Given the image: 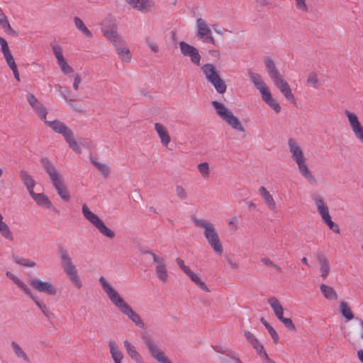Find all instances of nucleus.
I'll return each instance as SVG.
<instances>
[{
    "label": "nucleus",
    "instance_id": "obj_46",
    "mask_svg": "<svg viewBox=\"0 0 363 363\" xmlns=\"http://www.w3.org/2000/svg\"><path fill=\"white\" fill-rule=\"evenodd\" d=\"M57 64H58L59 67H60L61 71L65 74H69L73 73V72H74L73 68L68 65V63L67 62V61L65 60H64L61 62H59Z\"/></svg>",
    "mask_w": 363,
    "mask_h": 363
},
{
    "label": "nucleus",
    "instance_id": "obj_40",
    "mask_svg": "<svg viewBox=\"0 0 363 363\" xmlns=\"http://www.w3.org/2000/svg\"><path fill=\"white\" fill-rule=\"evenodd\" d=\"M340 312L347 320H352L354 318V314L346 302L342 301L340 303Z\"/></svg>",
    "mask_w": 363,
    "mask_h": 363
},
{
    "label": "nucleus",
    "instance_id": "obj_19",
    "mask_svg": "<svg viewBox=\"0 0 363 363\" xmlns=\"http://www.w3.org/2000/svg\"><path fill=\"white\" fill-rule=\"evenodd\" d=\"M264 65L267 69V72L273 83L283 77L276 67L275 63L271 57H266L264 58Z\"/></svg>",
    "mask_w": 363,
    "mask_h": 363
},
{
    "label": "nucleus",
    "instance_id": "obj_2",
    "mask_svg": "<svg viewBox=\"0 0 363 363\" xmlns=\"http://www.w3.org/2000/svg\"><path fill=\"white\" fill-rule=\"evenodd\" d=\"M40 162L49 175L51 182L60 198L68 201L70 199L69 192L63 182L62 177L53 162L48 157L41 159Z\"/></svg>",
    "mask_w": 363,
    "mask_h": 363
},
{
    "label": "nucleus",
    "instance_id": "obj_51",
    "mask_svg": "<svg viewBox=\"0 0 363 363\" xmlns=\"http://www.w3.org/2000/svg\"><path fill=\"white\" fill-rule=\"evenodd\" d=\"M4 58H5V60L8 65V66L11 69L12 67H14L16 65V62H15V60L13 59V57L10 52H6L4 54H3Z\"/></svg>",
    "mask_w": 363,
    "mask_h": 363
},
{
    "label": "nucleus",
    "instance_id": "obj_59",
    "mask_svg": "<svg viewBox=\"0 0 363 363\" xmlns=\"http://www.w3.org/2000/svg\"><path fill=\"white\" fill-rule=\"evenodd\" d=\"M213 349L215 350V351L216 352H218V353H220L223 354V356H227V354H228V352H232L233 350L228 348V347H223L222 346H216L213 347Z\"/></svg>",
    "mask_w": 363,
    "mask_h": 363
},
{
    "label": "nucleus",
    "instance_id": "obj_7",
    "mask_svg": "<svg viewBox=\"0 0 363 363\" xmlns=\"http://www.w3.org/2000/svg\"><path fill=\"white\" fill-rule=\"evenodd\" d=\"M217 115L235 130L244 132L245 128L239 118L234 116L233 113L222 103L217 101L211 102Z\"/></svg>",
    "mask_w": 363,
    "mask_h": 363
},
{
    "label": "nucleus",
    "instance_id": "obj_18",
    "mask_svg": "<svg viewBox=\"0 0 363 363\" xmlns=\"http://www.w3.org/2000/svg\"><path fill=\"white\" fill-rule=\"evenodd\" d=\"M44 123L55 133L62 135L64 138L68 136L72 132L63 122L58 120L52 121L45 120Z\"/></svg>",
    "mask_w": 363,
    "mask_h": 363
},
{
    "label": "nucleus",
    "instance_id": "obj_60",
    "mask_svg": "<svg viewBox=\"0 0 363 363\" xmlns=\"http://www.w3.org/2000/svg\"><path fill=\"white\" fill-rule=\"evenodd\" d=\"M73 77H74L73 88L75 91H77L79 89V86L80 83L82 82V78L79 74H74Z\"/></svg>",
    "mask_w": 363,
    "mask_h": 363
},
{
    "label": "nucleus",
    "instance_id": "obj_38",
    "mask_svg": "<svg viewBox=\"0 0 363 363\" xmlns=\"http://www.w3.org/2000/svg\"><path fill=\"white\" fill-rule=\"evenodd\" d=\"M33 110L38 116V117L42 121H43V122L46 120L48 110L40 101L38 103V104H37V106L34 107V108H33Z\"/></svg>",
    "mask_w": 363,
    "mask_h": 363
},
{
    "label": "nucleus",
    "instance_id": "obj_22",
    "mask_svg": "<svg viewBox=\"0 0 363 363\" xmlns=\"http://www.w3.org/2000/svg\"><path fill=\"white\" fill-rule=\"evenodd\" d=\"M155 1L153 0H137L132 8L142 12L149 13L153 11Z\"/></svg>",
    "mask_w": 363,
    "mask_h": 363
},
{
    "label": "nucleus",
    "instance_id": "obj_33",
    "mask_svg": "<svg viewBox=\"0 0 363 363\" xmlns=\"http://www.w3.org/2000/svg\"><path fill=\"white\" fill-rule=\"evenodd\" d=\"M0 26L4 30L6 33L9 34H16V32L11 28L6 16L0 9Z\"/></svg>",
    "mask_w": 363,
    "mask_h": 363
},
{
    "label": "nucleus",
    "instance_id": "obj_61",
    "mask_svg": "<svg viewBox=\"0 0 363 363\" xmlns=\"http://www.w3.org/2000/svg\"><path fill=\"white\" fill-rule=\"evenodd\" d=\"M270 336L272 337V340H274V343H277L279 340V337L276 332V330L271 326L269 328L267 329Z\"/></svg>",
    "mask_w": 363,
    "mask_h": 363
},
{
    "label": "nucleus",
    "instance_id": "obj_21",
    "mask_svg": "<svg viewBox=\"0 0 363 363\" xmlns=\"http://www.w3.org/2000/svg\"><path fill=\"white\" fill-rule=\"evenodd\" d=\"M316 258L320 264V277L323 279H325L328 277L330 271L329 260L323 253L317 254Z\"/></svg>",
    "mask_w": 363,
    "mask_h": 363
},
{
    "label": "nucleus",
    "instance_id": "obj_47",
    "mask_svg": "<svg viewBox=\"0 0 363 363\" xmlns=\"http://www.w3.org/2000/svg\"><path fill=\"white\" fill-rule=\"evenodd\" d=\"M16 285L32 300H35L36 296L33 295L30 288L23 281L21 280Z\"/></svg>",
    "mask_w": 363,
    "mask_h": 363
},
{
    "label": "nucleus",
    "instance_id": "obj_16",
    "mask_svg": "<svg viewBox=\"0 0 363 363\" xmlns=\"http://www.w3.org/2000/svg\"><path fill=\"white\" fill-rule=\"evenodd\" d=\"M179 48L181 50V52L184 56H188L190 57L191 61L196 65H200L201 55L199 52V50L192 45H189L184 41H181L179 43Z\"/></svg>",
    "mask_w": 363,
    "mask_h": 363
},
{
    "label": "nucleus",
    "instance_id": "obj_24",
    "mask_svg": "<svg viewBox=\"0 0 363 363\" xmlns=\"http://www.w3.org/2000/svg\"><path fill=\"white\" fill-rule=\"evenodd\" d=\"M259 193L264 201V203L268 206L269 208L273 212L277 211V205L270 193L264 186L259 189Z\"/></svg>",
    "mask_w": 363,
    "mask_h": 363
},
{
    "label": "nucleus",
    "instance_id": "obj_52",
    "mask_svg": "<svg viewBox=\"0 0 363 363\" xmlns=\"http://www.w3.org/2000/svg\"><path fill=\"white\" fill-rule=\"evenodd\" d=\"M295 5L296 9L302 12L308 11V7L306 5V0H295Z\"/></svg>",
    "mask_w": 363,
    "mask_h": 363
},
{
    "label": "nucleus",
    "instance_id": "obj_8",
    "mask_svg": "<svg viewBox=\"0 0 363 363\" xmlns=\"http://www.w3.org/2000/svg\"><path fill=\"white\" fill-rule=\"evenodd\" d=\"M82 211L84 218L89 220L103 235L108 238H114V232L109 229L96 214L91 211L86 203L82 205Z\"/></svg>",
    "mask_w": 363,
    "mask_h": 363
},
{
    "label": "nucleus",
    "instance_id": "obj_43",
    "mask_svg": "<svg viewBox=\"0 0 363 363\" xmlns=\"http://www.w3.org/2000/svg\"><path fill=\"white\" fill-rule=\"evenodd\" d=\"M268 303L270 305L274 313L284 309L282 306L280 304L279 300L275 297H271L268 299Z\"/></svg>",
    "mask_w": 363,
    "mask_h": 363
},
{
    "label": "nucleus",
    "instance_id": "obj_30",
    "mask_svg": "<svg viewBox=\"0 0 363 363\" xmlns=\"http://www.w3.org/2000/svg\"><path fill=\"white\" fill-rule=\"evenodd\" d=\"M108 346L110 348V353L115 363H121L123 355L118 349V347L116 342L113 340L108 342Z\"/></svg>",
    "mask_w": 363,
    "mask_h": 363
},
{
    "label": "nucleus",
    "instance_id": "obj_55",
    "mask_svg": "<svg viewBox=\"0 0 363 363\" xmlns=\"http://www.w3.org/2000/svg\"><path fill=\"white\" fill-rule=\"evenodd\" d=\"M186 275L190 278V279L196 284L197 285L201 281V278L196 274L193 271L190 270Z\"/></svg>",
    "mask_w": 363,
    "mask_h": 363
},
{
    "label": "nucleus",
    "instance_id": "obj_25",
    "mask_svg": "<svg viewBox=\"0 0 363 363\" xmlns=\"http://www.w3.org/2000/svg\"><path fill=\"white\" fill-rule=\"evenodd\" d=\"M30 195L39 206L49 209L53 207L48 197L44 194H36L33 191H30Z\"/></svg>",
    "mask_w": 363,
    "mask_h": 363
},
{
    "label": "nucleus",
    "instance_id": "obj_45",
    "mask_svg": "<svg viewBox=\"0 0 363 363\" xmlns=\"http://www.w3.org/2000/svg\"><path fill=\"white\" fill-rule=\"evenodd\" d=\"M198 169L203 178L209 176V164L208 162H201L198 164Z\"/></svg>",
    "mask_w": 363,
    "mask_h": 363
},
{
    "label": "nucleus",
    "instance_id": "obj_11",
    "mask_svg": "<svg viewBox=\"0 0 363 363\" xmlns=\"http://www.w3.org/2000/svg\"><path fill=\"white\" fill-rule=\"evenodd\" d=\"M142 340L147 346L148 351L152 358L156 359L160 363H172L171 361L165 355L164 352L154 343L151 338L144 335L142 337Z\"/></svg>",
    "mask_w": 363,
    "mask_h": 363
},
{
    "label": "nucleus",
    "instance_id": "obj_9",
    "mask_svg": "<svg viewBox=\"0 0 363 363\" xmlns=\"http://www.w3.org/2000/svg\"><path fill=\"white\" fill-rule=\"evenodd\" d=\"M201 69L208 82H210L219 94L226 91L227 86L223 79L219 76L216 67L212 64H205Z\"/></svg>",
    "mask_w": 363,
    "mask_h": 363
},
{
    "label": "nucleus",
    "instance_id": "obj_12",
    "mask_svg": "<svg viewBox=\"0 0 363 363\" xmlns=\"http://www.w3.org/2000/svg\"><path fill=\"white\" fill-rule=\"evenodd\" d=\"M347 118L350 126L355 138L363 144V126L359 121L357 116L348 110L344 111Z\"/></svg>",
    "mask_w": 363,
    "mask_h": 363
},
{
    "label": "nucleus",
    "instance_id": "obj_27",
    "mask_svg": "<svg viewBox=\"0 0 363 363\" xmlns=\"http://www.w3.org/2000/svg\"><path fill=\"white\" fill-rule=\"evenodd\" d=\"M262 100L271 107L277 113L281 111V106L279 103L272 97L271 92L268 90L262 94Z\"/></svg>",
    "mask_w": 363,
    "mask_h": 363
},
{
    "label": "nucleus",
    "instance_id": "obj_29",
    "mask_svg": "<svg viewBox=\"0 0 363 363\" xmlns=\"http://www.w3.org/2000/svg\"><path fill=\"white\" fill-rule=\"evenodd\" d=\"M20 177L28 192L30 193V191H33V187L35 185V182L33 179V177L28 174V172L25 170H21L20 172Z\"/></svg>",
    "mask_w": 363,
    "mask_h": 363
},
{
    "label": "nucleus",
    "instance_id": "obj_50",
    "mask_svg": "<svg viewBox=\"0 0 363 363\" xmlns=\"http://www.w3.org/2000/svg\"><path fill=\"white\" fill-rule=\"evenodd\" d=\"M318 82V75L315 72H311L308 74V79H307V83L309 85L313 86L315 88H317V84Z\"/></svg>",
    "mask_w": 363,
    "mask_h": 363
},
{
    "label": "nucleus",
    "instance_id": "obj_48",
    "mask_svg": "<svg viewBox=\"0 0 363 363\" xmlns=\"http://www.w3.org/2000/svg\"><path fill=\"white\" fill-rule=\"evenodd\" d=\"M175 192H176L177 197L180 200H185L188 197V194H187L186 191L185 190V189L183 186H180V185L176 186Z\"/></svg>",
    "mask_w": 363,
    "mask_h": 363
},
{
    "label": "nucleus",
    "instance_id": "obj_53",
    "mask_svg": "<svg viewBox=\"0 0 363 363\" xmlns=\"http://www.w3.org/2000/svg\"><path fill=\"white\" fill-rule=\"evenodd\" d=\"M26 100L32 108H34V107L40 102L34 94L31 93H28L26 94Z\"/></svg>",
    "mask_w": 363,
    "mask_h": 363
},
{
    "label": "nucleus",
    "instance_id": "obj_37",
    "mask_svg": "<svg viewBox=\"0 0 363 363\" xmlns=\"http://www.w3.org/2000/svg\"><path fill=\"white\" fill-rule=\"evenodd\" d=\"M12 259L16 264L23 266V267H34L36 264L35 262H33L29 259H24V258L20 257L16 255H12Z\"/></svg>",
    "mask_w": 363,
    "mask_h": 363
},
{
    "label": "nucleus",
    "instance_id": "obj_31",
    "mask_svg": "<svg viewBox=\"0 0 363 363\" xmlns=\"http://www.w3.org/2000/svg\"><path fill=\"white\" fill-rule=\"evenodd\" d=\"M250 345L256 350L258 355L261 358L264 357V360L268 363H273L272 361L269 358V357L264 348V346L262 345V344H261L259 342V341L258 340L257 338L255 340H254L252 342H251Z\"/></svg>",
    "mask_w": 363,
    "mask_h": 363
},
{
    "label": "nucleus",
    "instance_id": "obj_5",
    "mask_svg": "<svg viewBox=\"0 0 363 363\" xmlns=\"http://www.w3.org/2000/svg\"><path fill=\"white\" fill-rule=\"evenodd\" d=\"M59 253L61 264L67 277L77 289H81L82 287V283L78 275L77 269L74 264L72 258L66 250L63 248L60 249Z\"/></svg>",
    "mask_w": 363,
    "mask_h": 363
},
{
    "label": "nucleus",
    "instance_id": "obj_57",
    "mask_svg": "<svg viewBox=\"0 0 363 363\" xmlns=\"http://www.w3.org/2000/svg\"><path fill=\"white\" fill-rule=\"evenodd\" d=\"M176 262L180 267V269L186 274L191 269L184 264V262L181 258L178 257L176 259Z\"/></svg>",
    "mask_w": 363,
    "mask_h": 363
},
{
    "label": "nucleus",
    "instance_id": "obj_17",
    "mask_svg": "<svg viewBox=\"0 0 363 363\" xmlns=\"http://www.w3.org/2000/svg\"><path fill=\"white\" fill-rule=\"evenodd\" d=\"M274 84L285 96L286 99L289 102L296 104V102L294 95L293 94L288 82L284 79V77H281L278 80L275 81Z\"/></svg>",
    "mask_w": 363,
    "mask_h": 363
},
{
    "label": "nucleus",
    "instance_id": "obj_13",
    "mask_svg": "<svg viewBox=\"0 0 363 363\" xmlns=\"http://www.w3.org/2000/svg\"><path fill=\"white\" fill-rule=\"evenodd\" d=\"M196 35L203 43L215 45V40L212 35V32L204 19L200 18L196 20Z\"/></svg>",
    "mask_w": 363,
    "mask_h": 363
},
{
    "label": "nucleus",
    "instance_id": "obj_42",
    "mask_svg": "<svg viewBox=\"0 0 363 363\" xmlns=\"http://www.w3.org/2000/svg\"><path fill=\"white\" fill-rule=\"evenodd\" d=\"M35 303L36 304V306L41 310V311L43 312V313L48 318L50 319V309L49 308L46 306L45 303H44L43 302L39 301V299L38 298V297H35V300H33Z\"/></svg>",
    "mask_w": 363,
    "mask_h": 363
},
{
    "label": "nucleus",
    "instance_id": "obj_36",
    "mask_svg": "<svg viewBox=\"0 0 363 363\" xmlns=\"http://www.w3.org/2000/svg\"><path fill=\"white\" fill-rule=\"evenodd\" d=\"M66 142L69 144V147L76 153H81V147L77 142L74 138L73 132L69 134L68 136L65 138Z\"/></svg>",
    "mask_w": 363,
    "mask_h": 363
},
{
    "label": "nucleus",
    "instance_id": "obj_23",
    "mask_svg": "<svg viewBox=\"0 0 363 363\" xmlns=\"http://www.w3.org/2000/svg\"><path fill=\"white\" fill-rule=\"evenodd\" d=\"M155 129L160 138L161 143L167 147L171 141V138L166 128L162 124L156 123H155Z\"/></svg>",
    "mask_w": 363,
    "mask_h": 363
},
{
    "label": "nucleus",
    "instance_id": "obj_39",
    "mask_svg": "<svg viewBox=\"0 0 363 363\" xmlns=\"http://www.w3.org/2000/svg\"><path fill=\"white\" fill-rule=\"evenodd\" d=\"M11 346L15 354L18 357H21L25 361L29 362V359H28V356L23 352V350L21 349V347H20V345L18 343H16V342H12L11 344Z\"/></svg>",
    "mask_w": 363,
    "mask_h": 363
},
{
    "label": "nucleus",
    "instance_id": "obj_41",
    "mask_svg": "<svg viewBox=\"0 0 363 363\" xmlns=\"http://www.w3.org/2000/svg\"><path fill=\"white\" fill-rule=\"evenodd\" d=\"M91 162L94 165V167L101 172V174L104 175L105 178H107L108 177L110 169L107 165L94 160H91Z\"/></svg>",
    "mask_w": 363,
    "mask_h": 363
},
{
    "label": "nucleus",
    "instance_id": "obj_15",
    "mask_svg": "<svg viewBox=\"0 0 363 363\" xmlns=\"http://www.w3.org/2000/svg\"><path fill=\"white\" fill-rule=\"evenodd\" d=\"M152 259L155 264V274L157 278L163 283L167 282L168 272L164 258L157 255H152Z\"/></svg>",
    "mask_w": 363,
    "mask_h": 363
},
{
    "label": "nucleus",
    "instance_id": "obj_34",
    "mask_svg": "<svg viewBox=\"0 0 363 363\" xmlns=\"http://www.w3.org/2000/svg\"><path fill=\"white\" fill-rule=\"evenodd\" d=\"M74 22L76 28L82 32L86 37L91 38L93 36L91 32L87 28L83 21L79 17L74 18Z\"/></svg>",
    "mask_w": 363,
    "mask_h": 363
},
{
    "label": "nucleus",
    "instance_id": "obj_35",
    "mask_svg": "<svg viewBox=\"0 0 363 363\" xmlns=\"http://www.w3.org/2000/svg\"><path fill=\"white\" fill-rule=\"evenodd\" d=\"M227 356H221L219 357V360L221 363H242L240 359L238 354L234 352H228Z\"/></svg>",
    "mask_w": 363,
    "mask_h": 363
},
{
    "label": "nucleus",
    "instance_id": "obj_44",
    "mask_svg": "<svg viewBox=\"0 0 363 363\" xmlns=\"http://www.w3.org/2000/svg\"><path fill=\"white\" fill-rule=\"evenodd\" d=\"M52 48L57 63L65 60L62 54V49L59 45L55 44L52 46Z\"/></svg>",
    "mask_w": 363,
    "mask_h": 363
},
{
    "label": "nucleus",
    "instance_id": "obj_26",
    "mask_svg": "<svg viewBox=\"0 0 363 363\" xmlns=\"http://www.w3.org/2000/svg\"><path fill=\"white\" fill-rule=\"evenodd\" d=\"M124 347L129 357L137 363L143 362V357L140 353L135 349V347L128 340L124 341Z\"/></svg>",
    "mask_w": 363,
    "mask_h": 363
},
{
    "label": "nucleus",
    "instance_id": "obj_14",
    "mask_svg": "<svg viewBox=\"0 0 363 363\" xmlns=\"http://www.w3.org/2000/svg\"><path fill=\"white\" fill-rule=\"evenodd\" d=\"M30 285L37 291L44 293L50 296H55L56 288L49 281H43L38 279H30Z\"/></svg>",
    "mask_w": 363,
    "mask_h": 363
},
{
    "label": "nucleus",
    "instance_id": "obj_62",
    "mask_svg": "<svg viewBox=\"0 0 363 363\" xmlns=\"http://www.w3.org/2000/svg\"><path fill=\"white\" fill-rule=\"evenodd\" d=\"M244 336L250 344L257 339L255 335L248 330L244 331Z\"/></svg>",
    "mask_w": 363,
    "mask_h": 363
},
{
    "label": "nucleus",
    "instance_id": "obj_56",
    "mask_svg": "<svg viewBox=\"0 0 363 363\" xmlns=\"http://www.w3.org/2000/svg\"><path fill=\"white\" fill-rule=\"evenodd\" d=\"M186 275L190 278V279L196 284L197 285L201 281V278L196 274L193 271L190 270Z\"/></svg>",
    "mask_w": 363,
    "mask_h": 363
},
{
    "label": "nucleus",
    "instance_id": "obj_6",
    "mask_svg": "<svg viewBox=\"0 0 363 363\" xmlns=\"http://www.w3.org/2000/svg\"><path fill=\"white\" fill-rule=\"evenodd\" d=\"M105 38L115 47L119 57L124 62H129L131 60L130 50L126 46L125 40L114 29L106 30Z\"/></svg>",
    "mask_w": 363,
    "mask_h": 363
},
{
    "label": "nucleus",
    "instance_id": "obj_1",
    "mask_svg": "<svg viewBox=\"0 0 363 363\" xmlns=\"http://www.w3.org/2000/svg\"><path fill=\"white\" fill-rule=\"evenodd\" d=\"M99 281L111 303L114 304L122 313L127 315L138 328H143L145 324L140 316L133 310L106 279L104 277H100Z\"/></svg>",
    "mask_w": 363,
    "mask_h": 363
},
{
    "label": "nucleus",
    "instance_id": "obj_10",
    "mask_svg": "<svg viewBox=\"0 0 363 363\" xmlns=\"http://www.w3.org/2000/svg\"><path fill=\"white\" fill-rule=\"evenodd\" d=\"M313 200L317 208L318 212L321 216L324 223L328 225L330 230L336 233H340V228L337 224L335 223L332 220L329 213L328 206L325 204L323 199L318 194H315L313 197Z\"/></svg>",
    "mask_w": 363,
    "mask_h": 363
},
{
    "label": "nucleus",
    "instance_id": "obj_4",
    "mask_svg": "<svg viewBox=\"0 0 363 363\" xmlns=\"http://www.w3.org/2000/svg\"><path fill=\"white\" fill-rule=\"evenodd\" d=\"M192 220L196 226L204 229L203 235L208 244L215 252L221 255L223 251V246L213 224L206 220L196 218H192Z\"/></svg>",
    "mask_w": 363,
    "mask_h": 363
},
{
    "label": "nucleus",
    "instance_id": "obj_64",
    "mask_svg": "<svg viewBox=\"0 0 363 363\" xmlns=\"http://www.w3.org/2000/svg\"><path fill=\"white\" fill-rule=\"evenodd\" d=\"M55 87L57 88V89L58 90V91L60 93V94L62 95V96L65 99V100L67 102H71V101H74L73 99L67 96L63 91H62V86L60 84H57L55 85Z\"/></svg>",
    "mask_w": 363,
    "mask_h": 363
},
{
    "label": "nucleus",
    "instance_id": "obj_54",
    "mask_svg": "<svg viewBox=\"0 0 363 363\" xmlns=\"http://www.w3.org/2000/svg\"><path fill=\"white\" fill-rule=\"evenodd\" d=\"M280 321L285 325L286 328H287L288 329L291 330H293V331H296V326L294 325V324L293 323V321L291 318H285L284 317L283 318H281L280 320Z\"/></svg>",
    "mask_w": 363,
    "mask_h": 363
},
{
    "label": "nucleus",
    "instance_id": "obj_3",
    "mask_svg": "<svg viewBox=\"0 0 363 363\" xmlns=\"http://www.w3.org/2000/svg\"><path fill=\"white\" fill-rule=\"evenodd\" d=\"M288 143L291 157L296 162L301 176L311 184H315V177L308 167L304 154L298 144L294 139H289Z\"/></svg>",
    "mask_w": 363,
    "mask_h": 363
},
{
    "label": "nucleus",
    "instance_id": "obj_20",
    "mask_svg": "<svg viewBox=\"0 0 363 363\" xmlns=\"http://www.w3.org/2000/svg\"><path fill=\"white\" fill-rule=\"evenodd\" d=\"M247 74L254 86L259 91L261 95L269 90L259 74L255 73L251 70H248Z\"/></svg>",
    "mask_w": 363,
    "mask_h": 363
},
{
    "label": "nucleus",
    "instance_id": "obj_58",
    "mask_svg": "<svg viewBox=\"0 0 363 363\" xmlns=\"http://www.w3.org/2000/svg\"><path fill=\"white\" fill-rule=\"evenodd\" d=\"M0 45H1V51L2 52L3 54L10 52L7 41L1 37H0Z\"/></svg>",
    "mask_w": 363,
    "mask_h": 363
},
{
    "label": "nucleus",
    "instance_id": "obj_32",
    "mask_svg": "<svg viewBox=\"0 0 363 363\" xmlns=\"http://www.w3.org/2000/svg\"><path fill=\"white\" fill-rule=\"evenodd\" d=\"M320 291L324 296V297L328 300H337V295L335 291V289L331 287L328 286L325 284H322L320 285Z\"/></svg>",
    "mask_w": 363,
    "mask_h": 363
},
{
    "label": "nucleus",
    "instance_id": "obj_63",
    "mask_svg": "<svg viewBox=\"0 0 363 363\" xmlns=\"http://www.w3.org/2000/svg\"><path fill=\"white\" fill-rule=\"evenodd\" d=\"M55 87L57 88V89L58 90V91L60 93V94L62 95V96L65 99V100L67 102H71V101H74L73 99L67 96L63 91H62V86L60 84H57L55 85Z\"/></svg>",
    "mask_w": 363,
    "mask_h": 363
},
{
    "label": "nucleus",
    "instance_id": "obj_28",
    "mask_svg": "<svg viewBox=\"0 0 363 363\" xmlns=\"http://www.w3.org/2000/svg\"><path fill=\"white\" fill-rule=\"evenodd\" d=\"M0 234L1 235L9 241H13L14 238L13 233L10 230L9 226L4 221V217L0 213Z\"/></svg>",
    "mask_w": 363,
    "mask_h": 363
},
{
    "label": "nucleus",
    "instance_id": "obj_49",
    "mask_svg": "<svg viewBox=\"0 0 363 363\" xmlns=\"http://www.w3.org/2000/svg\"><path fill=\"white\" fill-rule=\"evenodd\" d=\"M145 41L146 45L150 48V50L152 52L156 53L159 51V48L157 43L150 36H146L145 38Z\"/></svg>",
    "mask_w": 363,
    "mask_h": 363
}]
</instances>
